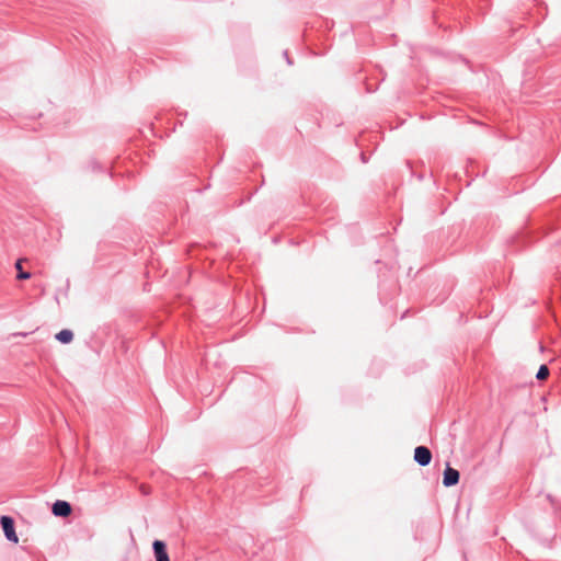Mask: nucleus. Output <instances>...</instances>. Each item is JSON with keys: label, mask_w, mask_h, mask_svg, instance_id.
Returning a JSON list of instances; mask_svg holds the SVG:
<instances>
[{"label": "nucleus", "mask_w": 561, "mask_h": 561, "mask_svg": "<svg viewBox=\"0 0 561 561\" xmlns=\"http://www.w3.org/2000/svg\"><path fill=\"white\" fill-rule=\"evenodd\" d=\"M433 458L432 451L428 447L420 445L414 448V461L421 467H426L431 463Z\"/></svg>", "instance_id": "f03ea898"}, {"label": "nucleus", "mask_w": 561, "mask_h": 561, "mask_svg": "<svg viewBox=\"0 0 561 561\" xmlns=\"http://www.w3.org/2000/svg\"><path fill=\"white\" fill-rule=\"evenodd\" d=\"M51 513L56 517H68L72 513V506L69 502L64 500H56L51 506Z\"/></svg>", "instance_id": "7ed1b4c3"}, {"label": "nucleus", "mask_w": 561, "mask_h": 561, "mask_svg": "<svg viewBox=\"0 0 561 561\" xmlns=\"http://www.w3.org/2000/svg\"><path fill=\"white\" fill-rule=\"evenodd\" d=\"M360 158H362V161H363V162H366V158H365V154H364V153H362V154H360Z\"/></svg>", "instance_id": "f8f14e48"}, {"label": "nucleus", "mask_w": 561, "mask_h": 561, "mask_svg": "<svg viewBox=\"0 0 561 561\" xmlns=\"http://www.w3.org/2000/svg\"><path fill=\"white\" fill-rule=\"evenodd\" d=\"M55 339L61 344H69L73 340V332L70 329H62L55 335Z\"/></svg>", "instance_id": "423d86ee"}, {"label": "nucleus", "mask_w": 561, "mask_h": 561, "mask_svg": "<svg viewBox=\"0 0 561 561\" xmlns=\"http://www.w3.org/2000/svg\"><path fill=\"white\" fill-rule=\"evenodd\" d=\"M152 549L156 561H170L167 543L164 541L156 539L152 542Z\"/></svg>", "instance_id": "39448f33"}, {"label": "nucleus", "mask_w": 561, "mask_h": 561, "mask_svg": "<svg viewBox=\"0 0 561 561\" xmlns=\"http://www.w3.org/2000/svg\"><path fill=\"white\" fill-rule=\"evenodd\" d=\"M460 479V473L457 469H454L447 463L444 472H443V485L446 488L454 486L458 484Z\"/></svg>", "instance_id": "20e7f679"}, {"label": "nucleus", "mask_w": 561, "mask_h": 561, "mask_svg": "<svg viewBox=\"0 0 561 561\" xmlns=\"http://www.w3.org/2000/svg\"><path fill=\"white\" fill-rule=\"evenodd\" d=\"M0 526L3 530L4 537L8 541L16 543L19 541V537L15 531V523L13 517L9 515L0 516Z\"/></svg>", "instance_id": "f257e3e1"}, {"label": "nucleus", "mask_w": 561, "mask_h": 561, "mask_svg": "<svg viewBox=\"0 0 561 561\" xmlns=\"http://www.w3.org/2000/svg\"><path fill=\"white\" fill-rule=\"evenodd\" d=\"M549 374H550V370H549L548 366L546 364H542V365H540V367L536 374V378L541 381V380L547 379Z\"/></svg>", "instance_id": "0eeeda50"}, {"label": "nucleus", "mask_w": 561, "mask_h": 561, "mask_svg": "<svg viewBox=\"0 0 561 561\" xmlns=\"http://www.w3.org/2000/svg\"><path fill=\"white\" fill-rule=\"evenodd\" d=\"M285 59H286V62L290 66L293 65V60L290 59L289 55H288V50H284L283 53Z\"/></svg>", "instance_id": "9d476101"}, {"label": "nucleus", "mask_w": 561, "mask_h": 561, "mask_svg": "<svg viewBox=\"0 0 561 561\" xmlns=\"http://www.w3.org/2000/svg\"><path fill=\"white\" fill-rule=\"evenodd\" d=\"M90 167L93 171L101 169V165L96 161H91Z\"/></svg>", "instance_id": "9b49d317"}, {"label": "nucleus", "mask_w": 561, "mask_h": 561, "mask_svg": "<svg viewBox=\"0 0 561 561\" xmlns=\"http://www.w3.org/2000/svg\"><path fill=\"white\" fill-rule=\"evenodd\" d=\"M547 500L550 502L556 513L561 511V502L553 497L551 494H547Z\"/></svg>", "instance_id": "1a4fd4ad"}, {"label": "nucleus", "mask_w": 561, "mask_h": 561, "mask_svg": "<svg viewBox=\"0 0 561 561\" xmlns=\"http://www.w3.org/2000/svg\"><path fill=\"white\" fill-rule=\"evenodd\" d=\"M15 267H16V278L18 279H28L31 277V273L28 272H24V270H22V266H21V261H16L15 263Z\"/></svg>", "instance_id": "6e6552de"}]
</instances>
